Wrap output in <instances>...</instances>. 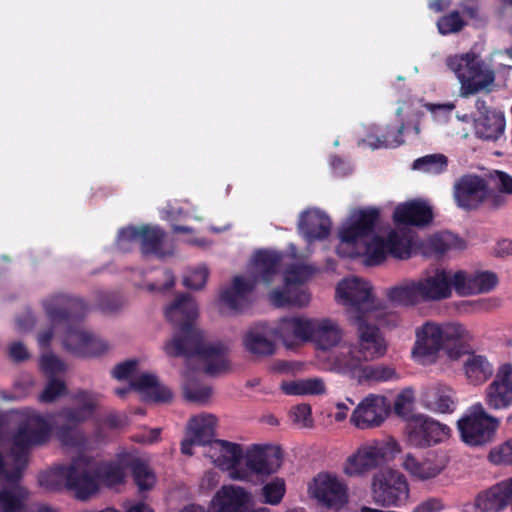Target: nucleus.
I'll return each instance as SVG.
<instances>
[{"label": "nucleus", "mask_w": 512, "mask_h": 512, "mask_svg": "<svg viewBox=\"0 0 512 512\" xmlns=\"http://www.w3.org/2000/svg\"><path fill=\"white\" fill-rule=\"evenodd\" d=\"M309 342L317 349L329 350L340 344L343 339V329L337 321L330 318H312Z\"/></svg>", "instance_id": "nucleus-32"}, {"label": "nucleus", "mask_w": 512, "mask_h": 512, "mask_svg": "<svg viewBox=\"0 0 512 512\" xmlns=\"http://www.w3.org/2000/svg\"><path fill=\"white\" fill-rule=\"evenodd\" d=\"M51 432L50 421L38 413H31L18 427L12 438L10 456L14 461L11 473L6 472L5 478L16 481L26 467L29 450L33 446L42 445L48 441Z\"/></svg>", "instance_id": "nucleus-8"}, {"label": "nucleus", "mask_w": 512, "mask_h": 512, "mask_svg": "<svg viewBox=\"0 0 512 512\" xmlns=\"http://www.w3.org/2000/svg\"><path fill=\"white\" fill-rule=\"evenodd\" d=\"M311 319L305 317L282 318L277 326L276 334L287 347H291L296 340L309 342Z\"/></svg>", "instance_id": "nucleus-36"}, {"label": "nucleus", "mask_w": 512, "mask_h": 512, "mask_svg": "<svg viewBox=\"0 0 512 512\" xmlns=\"http://www.w3.org/2000/svg\"><path fill=\"white\" fill-rule=\"evenodd\" d=\"M451 428L431 416L418 414L407 423L408 443L415 448H429L446 442L451 437Z\"/></svg>", "instance_id": "nucleus-18"}, {"label": "nucleus", "mask_w": 512, "mask_h": 512, "mask_svg": "<svg viewBox=\"0 0 512 512\" xmlns=\"http://www.w3.org/2000/svg\"><path fill=\"white\" fill-rule=\"evenodd\" d=\"M290 418L294 424L301 428H310L313 425L312 412L309 404H299L291 408Z\"/></svg>", "instance_id": "nucleus-48"}, {"label": "nucleus", "mask_w": 512, "mask_h": 512, "mask_svg": "<svg viewBox=\"0 0 512 512\" xmlns=\"http://www.w3.org/2000/svg\"><path fill=\"white\" fill-rule=\"evenodd\" d=\"M217 418L213 414H200L193 416L187 425V437L181 443V452L192 455L194 445L210 446L214 441Z\"/></svg>", "instance_id": "nucleus-27"}, {"label": "nucleus", "mask_w": 512, "mask_h": 512, "mask_svg": "<svg viewBox=\"0 0 512 512\" xmlns=\"http://www.w3.org/2000/svg\"><path fill=\"white\" fill-rule=\"evenodd\" d=\"M49 321L67 326L63 344L65 349L78 356H96L108 349L107 343L79 324L87 307L82 299L66 294L47 297L42 302Z\"/></svg>", "instance_id": "nucleus-3"}, {"label": "nucleus", "mask_w": 512, "mask_h": 512, "mask_svg": "<svg viewBox=\"0 0 512 512\" xmlns=\"http://www.w3.org/2000/svg\"><path fill=\"white\" fill-rule=\"evenodd\" d=\"M138 361L131 359L119 363L112 370V376L117 380H124L134 378L136 376Z\"/></svg>", "instance_id": "nucleus-54"}, {"label": "nucleus", "mask_w": 512, "mask_h": 512, "mask_svg": "<svg viewBox=\"0 0 512 512\" xmlns=\"http://www.w3.org/2000/svg\"><path fill=\"white\" fill-rule=\"evenodd\" d=\"M484 400L492 410L507 409L512 405V364H501L492 382L485 389Z\"/></svg>", "instance_id": "nucleus-22"}, {"label": "nucleus", "mask_w": 512, "mask_h": 512, "mask_svg": "<svg viewBox=\"0 0 512 512\" xmlns=\"http://www.w3.org/2000/svg\"><path fill=\"white\" fill-rule=\"evenodd\" d=\"M286 492V484L283 478L275 477L263 485L261 496L263 502L270 505L279 504Z\"/></svg>", "instance_id": "nucleus-44"}, {"label": "nucleus", "mask_w": 512, "mask_h": 512, "mask_svg": "<svg viewBox=\"0 0 512 512\" xmlns=\"http://www.w3.org/2000/svg\"><path fill=\"white\" fill-rule=\"evenodd\" d=\"M164 231L157 226L127 227L119 231L117 247L121 251H129L134 243H140L144 254L163 255L161 246L164 238Z\"/></svg>", "instance_id": "nucleus-21"}, {"label": "nucleus", "mask_w": 512, "mask_h": 512, "mask_svg": "<svg viewBox=\"0 0 512 512\" xmlns=\"http://www.w3.org/2000/svg\"><path fill=\"white\" fill-rule=\"evenodd\" d=\"M245 350L256 357L270 356L275 352V344L269 338V329L264 323L249 327L243 336Z\"/></svg>", "instance_id": "nucleus-35"}, {"label": "nucleus", "mask_w": 512, "mask_h": 512, "mask_svg": "<svg viewBox=\"0 0 512 512\" xmlns=\"http://www.w3.org/2000/svg\"><path fill=\"white\" fill-rule=\"evenodd\" d=\"M336 297L346 307L350 321L364 317L382 318L384 315L371 284L361 278L351 277L340 281L336 287Z\"/></svg>", "instance_id": "nucleus-10"}, {"label": "nucleus", "mask_w": 512, "mask_h": 512, "mask_svg": "<svg viewBox=\"0 0 512 512\" xmlns=\"http://www.w3.org/2000/svg\"><path fill=\"white\" fill-rule=\"evenodd\" d=\"M494 253L498 257H506L512 255V239L499 240L494 248Z\"/></svg>", "instance_id": "nucleus-61"}, {"label": "nucleus", "mask_w": 512, "mask_h": 512, "mask_svg": "<svg viewBox=\"0 0 512 512\" xmlns=\"http://www.w3.org/2000/svg\"><path fill=\"white\" fill-rule=\"evenodd\" d=\"M471 339L470 331L459 322L428 320L415 329L412 358L421 365H430L445 351L450 359L456 360L461 355L458 344Z\"/></svg>", "instance_id": "nucleus-4"}, {"label": "nucleus", "mask_w": 512, "mask_h": 512, "mask_svg": "<svg viewBox=\"0 0 512 512\" xmlns=\"http://www.w3.org/2000/svg\"><path fill=\"white\" fill-rule=\"evenodd\" d=\"M165 283L163 285L150 284L149 290L151 291H163L174 286L175 278L171 271H164Z\"/></svg>", "instance_id": "nucleus-62"}, {"label": "nucleus", "mask_w": 512, "mask_h": 512, "mask_svg": "<svg viewBox=\"0 0 512 512\" xmlns=\"http://www.w3.org/2000/svg\"><path fill=\"white\" fill-rule=\"evenodd\" d=\"M445 63L459 80L462 96L476 94L494 83V72L475 53L449 56Z\"/></svg>", "instance_id": "nucleus-12"}, {"label": "nucleus", "mask_w": 512, "mask_h": 512, "mask_svg": "<svg viewBox=\"0 0 512 512\" xmlns=\"http://www.w3.org/2000/svg\"><path fill=\"white\" fill-rule=\"evenodd\" d=\"M453 288L459 296L488 293L498 284V277L489 271L452 272Z\"/></svg>", "instance_id": "nucleus-25"}, {"label": "nucleus", "mask_w": 512, "mask_h": 512, "mask_svg": "<svg viewBox=\"0 0 512 512\" xmlns=\"http://www.w3.org/2000/svg\"><path fill=\"white\" fill-rule=\"evenodd\" d=\"M9 355L14 361H23L29 357L26 347L21 342L11 344Z\"/></svg>", "instance_id": "nucleus-60"}, {"label": "nucleus", "mask_w": 512, "mask_h": 512, "mask_svg": "<svg viewBox=\"0 0 512 512\" xmlns=\"http://www.w3.org/2000/svg\"><path fill=\"white\" fill-rule=\"evenodd\" d=\"M165 316L178 329L164 347L169 356L195 358L203 364L204 371L212 376L230 370L227 347L220 342H206L203 332L194 325L198 308L189 295L178 296L165 309Z\"/></svg>", "instance_id": "nucleus-2"}, {"label": "nucleus", "mask_w": 512, "mask_h": 512, "mask_svg": "<svg viewBox=\"0 0 512 512\" xmlns=\"http://www.w3.org/2000/svg\"><path fill=\"white\" fill-rule=\"evenodd\" d=\"M205 455L221 470L227 471L229 478L234 480V472L241 468L244 449L238 443L215 439L207 447Z\"/></svg>", "instance_id": "nucleus-26"}, {"label": "nucleus", "mask_w": 512, "mask_h": 512, "mask_svg": "<svg viewBox=\"0 0 512 512\" xmlns=\"http://www.w3.org/2000/svg\"><path fill=\"white\" fill-rule=\"evenodd\" d=\"M75 400L77 408L62 409L53 417L52 422L57 428L58 439L64 446L81 450L85 438L77 426L92 416L98 403V395L81 391L75 395Z\"/></svg>", "instance_id": "nucleus-9"}, {"label": "nucleus", "mask_w": 512, "mask_h": 512, "mask_svg": "<svg viewBox=\"0 0 512 512\" xmlns=\"http://www.w3.org/2000/svg\"><path fill=\"white\" fill-rule=\"evenodd\" d=\"M298 228L308 242L325 239L331 229L329 217L317 210H307L301 214Z\"/></svg>", "instance_id": "nucleus-34"}, {"label": "nucleus", "mask_w": 512, "mask_h": 512, "mask_svg": "<svg viewBox=\"0 0 512 512\" xmlns=\"http://www.w3.org/2000/svg\"><path fill=\"white\" fill-rule=\"evenodd\" d=\"M125 512H153L145 503L137 502L125 506Z\"/></svg>", "instance_id": "nucleus-63"}, {"label": "nucleus", "mask_w": 512, "mask_h": 512, "mask_svg": "<svg viewBox=\"0 0 512 512\" xmlns=\"http://www.w3.org/2000/svg\"><path fill=\"white\" fill-rule=\"evenodd\" d=\"M389 410L384 396L369 394L353 411L350 421L358 429L378 427L385 420Z\"/></svg>", "instance_id": "nucleus-24"}, {"label": "nucleus", "mask_w": 512, "mask_h": 512, "mask_svg": "<svg viewBox=\"0 0 512 512\" xmlns=\"http://www.w3.org/2000/svg\"><path fill=\"white\" fill-rule=\"evenodd\" d=\"M498 427L499 420L490 415L479 402L470 406L457 421L461 440L471 447L492 442Z\"/></svg>", "instance_id": "nucleus-13"}, {"label": "nucleus", "mask_w": 512, "mask_h": 512, "mask_svg": "<svg viewBox=\"0 0 512 512\" xmlns=\"http://www.w3.org/2000/svg\"><path fill=\"white\" fill-rule=\"evenodd\" d=\"M487 195V182L478 175H463L453 187V197L457 206L465 210L476 209Z\"/></svg>", "instance_id": "nucleus-23"}, {"label": "nucleus", "mask_w": 512, "mask_h": 512, "mask_svg": "<svg viewBox=\"0 0 512 512\" xmlns=\"http://www.w3.org/2000/svg\"><path fill=\"white\" fill-rule=\"evenodd\" d=\"M448 457L444 453L431 451L423 457L406 453L401 458V467L411 479L427 482L437 478L447 467Z\"/></svg>", "instance_id": "nucleus-20"}, {"label": "nucleus", "mask_w": 512, "mask_h": 512, "mask_svg": "<svg viewBox=\"0 0 512 512\" xmlns=\"http://www.w3.org/2000/svg\"><path fill=\"white\" fill-rule=\"evenodd\" d=\"M308 493L318 505L339 511L348 502V487L337 475L322 472L308 486Z\"/></svg>", "instance_id": "nucleus-19"}, {"label": "nucleus", "mask_w": 512, "mask_h": 512, "mask_svg": "<svg viewBox=\"0 0 512 512\" xmlns=\"http://www.w3.org/2000/svg\"><path fill=\"white\" fill-rule=\"evenodd\" d=\"M427 246L436 254L442 255L451 251H462L466 248V243L457 235L445 231L431 236Z\"/></svg>", "instance_id": "nucleus-42"}, {"label": "nucleus", "mask_w": 512, "mask_h": 512, "mask_svg": "<svg viewBox=\"0 0 512 512\" xmlns=\"http://www.w3.org/2000/svg\"><path fill=\"white\" fill-rule=\"evenodd\" d=\"M452 271L437 268L418 279H407L387 289L388 299L401 306L440 302L452 295Z\"/></svg>", "instance_id": "nucleus-6"}, {"label": "nucleus", "mask_w": 512, "mask_h": 512, "mask_svg": "<svg viewBox=\"0 0 512 512\" xmlns=\"http://www.w3.org/2000/svg\"><path fill=\"white\" fill-rule=\"evenodd\" d=\"M512 503V477L479 493L475 506L481 512L500 511Z\"/></svg>", "instance_id": "nucleus-33"}, {"label": "nucleus", "mask_w": 512, "mask_h": 512, "mask_svg": "<svg viewBox=\"0 0 512 512\" xmlns=\"http://www.w3.org/2000/svg\"><path fill=\"white\" fill-rule=\"evenodd\" d=\"M252 495L243 487L236 485L222 486L211 500L212 512H248Z\"/></svg>", "instance_id": "nucleus-28"}, {"label": "nucleus", "mask_w": 512, "mask_h": 512, "mask_svg": "<svg viewBox=\"0 0 512 512\" xmlns=\"http://www.w3.org/2000/svg\"><path fill=\"white\" fill-rule=\"evenodd\" d=\"M90 469L91 466L81 462L78 455L68 466H57L41 473L38 481L47 490L56 491L66 487L75 492L77 499L86 500L95 494L96 489L95 479L88 475Z\"/></svg>", "instance_id": "nucleus-11"}, {"label": "nucleus", "mask_w": 512, "mask_h": 512, "mask_svg": "<svg viewBox=\"0 0 512 512\" xmlns=\"http://www.w3.org/2000/svg\"><path fill=\"white\" fill-rule=\"evenodd\" d=\"M485 200H487L493 208H498L505 204L504 196L499 193H488Z\"/></svg>", "instance_id": "nucleus-64"}, {"label": "nucleus", "mask_w": 512, "mask_h": 512, "mask_svg": "<svg viewBox=\"0 0 512 512\" xmlns=\"http://www.w3.org/2000/svg\"><path fill=\"white\" fill-rule=\"evenodd\" d=\"M448 166V158L444 154H429L416 159L413 169L424 173L438 175L443 173Z\"/></svg>", "instance_id": "nucleus-43"}, {"label": "nucleus", "mask_w": 512, "mask_h": 512, "mask_svg": "<svg viewBox=\"0 0 512 512\" xmlns=\"http://www.w3.org/2000/svg\"><path fill=\"white\" fill-rule=\"evenodd\" d=\"M363 361L354 363L355 367L351 371L342 369L340 365L331 366V369L342 375L349 376L359 384H372L397 380L399 377L395 369L388 365H362Z\"/></svg>", "instance_id": "nucleus-30"}, {"label": "nucleus", "mask_w": 512, "mask_h": 512, "mask_svg": "<svg viewBox=\"0 0 512 512\" xmlns=\"http://www.w3.org/2000/svg\"><path fill=\"white\" fill-rule=\"evenodd\" d=\"M29 493L19 484L0 489V512H30L27 506Z\"/></svg>", "instance_id": "nucleus-38"}, {"label": "nucleus", "mask_w": 512, "mask_h": 512, "mask_svg": "<svg viewBox=\"0 0 512 512\" xmlns=\"http://www.w3.org/2000/svg\"><path fill=\"white\" fill-rule=\"evenodd\" d=\"M316 267L310 264L295 263L290 265L284 274V288L275 289L270 293V301L276 307L292 305L305 307L310 302L309 293L300 285L307 281L315 272Z\"/></svg>", "instance_id": "nucleus-14"}, {"label": "nucleus", "mask_w": 512, "mask_h": 512, "mask_svg": "<svg viewBox=\"0 0 512 512\" xmlns=\"http://www.w3.org/2000/svg\"><path fill=\"white\" fill-rule=\"evenodd\" d=\"M282 255L273 251H259L254 255L245 275L235 276L230 287L220 294V302L232 312L243 311L251 303V295L258 283L270 285L279 273Z\"/></svg>", "instance_id": "nucleus-5"}, {"label": "nucleus", "mask_w": 512, "mask_h": 512, "mask_svg": "<svg viewBox=\"0 0 512 512\" xmlns=\"http://www.w3.org/2000/svg\"><path fill=\"white\" fill-rule=\"evenodd\" d=\"M41 369L50 377L65 371V364L54 354H43L40 360Z\"/></svg>", "instance_id": "nucleus-53"}, {"label": "nucleus", "mask_w": 512, "mask_h": 512, "mask_svg": "<svg viewBox=\"0 0 512 512\" xmlns=\"http://www.w3.org/2000/svg\"><path fill=\"white\" fill-rule=\"evenodd\" d=\"M395 443L372 440L361 444L343 463V473L348 477L364 478L388 460V452Z\"/></svg>", "instance_id": "nucleus-15"}, {"label": "nucleus", "mask_w": 512, "mask_h": 512, "mask_svg": "<svg viewBox=\"0 0 512 512\" xmlns=\"http://www.w3.org/2000/svg\"><path fill=\"white\" fill-rule=\"evenodd\" d=\"M382 318H361L350 321L356 327V342L341 346L331 357V366L340 365L351 371L358 361H372L383 357L388 348L387 341L376 324Z\"/></svg>", "instance_id": "nucleus-7"}, {"label": "nucleus", "mask_w": 512, "mask_h": 512, "mask_svg": "<svg viewBox=\"0 0 512 512\" xmlns=\"http://www.w3.org/2000/svg\"><path fill=\"white\" fill-rule=\"evenodd\" d=\"M35 325V318L30 310L25 311L20 317L16 319V329L19 332H26L32 329Z\"/></svg>", "instance_id": "nucleus-59"}, {"label": "nucleus", "mask_w": 512, "mask_h": 512, "mask_svg": "<svg viewBox=\"0 0 512 512\" xmlns=\"http://www.w3.org/2000/svg\"><path fill=\"white\" fill-rule=\"evenodd\" d=\"M208 278V270L205 266H199L195 269L189 270L184 278L183 284L190 289H201L205 286Z\"/></svg>", "instance_id": "nucleus-49"}, {"label": "nucleus", "mask_w": 512, "mask_h": 512, "mask_svg": "<svg viewBox=\"0 0 512 512\" xmlns=\"http://www.w3.org/2000/svg\"><path fill=\"white\" fill-rule=\"evenodd\" d=\"M464 371L470 383L480 385L491 378L494 367L485 356L470 354L464 362Z\"/></svg>", "instance_id": "nucleus-39"}, {"label": "nucleus", "mask_w": 512, "mask_h": 512, "mask_svg": "<svg viewBox=\"0 0 512 512\" xmlns=\"http://www.w3.org/2000/svg\"><path fill=\"white\" fill-rule=\"evenodd\" d=\"M489 459L494 464H512V438L494 447L489 453Z\"/></svg>", "instance_id": "nucleus-52"}, {"label": "nucleus", "mask_w": 512, "mask_h": 512, "mask_svg": "<svg viewBox=\"0 0 512 512\" xmlns=\"http://www.w3.org/2000/svg\"><path fill=\"white\" fill-rule=\"evenodd\" d=\"M133 390L141 393L146 400L166 402L171 399L170 389L159 383L157 377L150 373H141L131 380Z\"/></svg>", "instance_id": "nucleus-37"}, {"label": "nucleus", "mask_w": 512, "mask_h": 512, "mask_svg": "<svg viewBox=\"0 0 512 512\" xmlns=\"http://www.w3.org/2000/svg\"><path fill=\"white\" fill-rule=\"evenodd\" d=\"M379 211L376 208L351 212L339 231L337 253L343 257L364 255L367 266L381 264L389 253L398 259H408L414 245L415 233L411 226H424L432 221L433 212L428 202L412 200L395 208L393 219L398 225L389 232L387 240L374 234Z\"/></svg>", "instance_id": "nucleus-1"}, {"label": "nucleus", "mask_w": 512, "mask_h": 512, "mask_svg": "<svg viewBox=\"0 0 512 512\" xmlns=\"http://www.w3.org/2000/svg\"><path fill=\"white\" fill-rule=\"evenodd\" d=\"M281 390L286 395H322L326 386L320 378H309L282 382Z\"/></svg>", "instance_id": "nucleus-41"}, {"label": "nucleus", "mask_w": 512, "mask_h": 512, "mask_svg": "<svg viewBox=\"0 0 512 512\" xmlns=\"http://www.w3.org/2000/svg\"><path fill=\"white\" fill-rule=\"evenodd\" d=\"M134 481L140 492L152 489L156 483L154 472L145 463L136 461L132 464Z\"/></svg>", "instance_id": "nucleus-45"}, {"label": "nucleus", "mask_w": 512, "mask_h": 512, "mask_svg": "<svg viewBox=\"0 0 512 512\" xmlns=\"http://www.w3.org/2000/svg\"><path fill=\"white\" fill-rule=\"evenodd\" d=\"M444 505L439 498H429L417 505L413 512H440Z\"/></svg>", "instance_id": "nucleus-57"}, {"label": "nucleus", "mask_w": 512, "mask_h": 512, "mask_svg": "<svg viewBox=\"0 0 512 512\" xmlns=\"http://www.w3.org/2000/svg\"><path fill=\"white\" fill-rule=\"evenodd\" d=\"M211 394L212 390L207 385L195 381H189L184 385V395L189 401L202 404L210 398Z\"/></svg>", "instance_id": "nucleus-47"}, {"label": "nucleus", "mask_w": 512, "mask_h": 512, "mask_svg": "<svg viewBox=\"0 0 512 512\" xmlns=\"http://www.w3.org/2000/svg\"><path fill=\"white\" fill-rule=\"evenodd\" d=\"M427 109L432 113L434 120L439 123H446L455 108L452 103L446 104H428Z\"/></svg>", "instance_id": "nucleus-55"}, {"label": "nucleus", "mask_w": 512, "mask_h": 512, "mask_svg": "<svg viewBox=\"0 0 512 512\" xmlns=\"http://www.w3.org/2000/svg\"><path fill=\"white\" fill-rule=\"evenodd\" d=\"M494 177L499 192L512 195V176L503 171H495Z\"/></svg>", "instance_id": "nucleus-56"}, {"label": "nucleus", "mask_w": 512, "mask_h": 512, "mask_svg": "<svg viewBox=\"0 0 512 512\" xmlns=\"http://www.w3.org/2000/svg\"><path fill=\"white\" fill-rule=\"evenodd\" d=\"M467 303L473 306L474 309L477 311H488L498 308L501 305V301L498 298L480 299L477 301H470Z\"/></svg>", "instance_id": "nucleus-58"}, {"label": "nucleus", "mask_w": 512, "mask_h": 512, "mask_svg": "<svg viewBox=\"0 0 512 512\" xmlns=\"http://www.w3.org/2000/svg\"><path fill=\"white\" fill-rule=\"evenodd\" d=\"M79 459H81V462L88 463L91 466L88 475L95 479V493L98 491L100 483L107 487H114L124 482L126 465L122 460L98 464L92 457L85 454H79Z\"/></svg>", "instance_id": "nucleus-29"}, {"label": "nucleus", "mask_w": 512, "mask_h": 512, "mask_svg": "<svg viewBox=\"0 0 512 512\" xmlns=\"http://www.w3.org/2000/svg\"><path fill=\"white\" fill-rule=\"evenodd\" d=\"M282 464L281 451L269 445L254 444L244 451L240 470L234 472V480L249 481L253 475L270 476Z\"/></svg>", "instance_id": "nucleus-17"}, {"label": "nucleus", "mask_w": 512, "mask_h": 512, "mask_svg": "<svg viewBox=\"0 0 512 512\" xmlns=\"http://www.w3.org/2000/svg\"><path fill=\"white\" fill-rule=\"evenodd\" d=\"M438 30L441 34L447 35L461 30L464 21L458 12H452L440 18L437 22Z\"/></svg>", "instance_id": "nucleus-50"}, {"label": "nucleus", "mask_w": 512, "mask_h": 512, "mask_svg": "<svg viewBox=\"0 0 512 512\" xmlns=\"http://www.w3.org/2000/svg\"><path fill=\"white\" fill-rule=\"evenodd\" d=\"M65 392L66 386L63 381L50 378L43 392L40 394L39 400L44 403H51Z\"/></svg>", "instance_id": "nucleus-51"}, {"label": "nucleus", "mask_w": 512, "mask_h": 512, "mask_svg": "<svg viewBox=\"0 0 512 512\" xmlns=\"http://www.w3.org/2000/svg\"><path fill=\"white\" fill-rule=\"evenodd\" d=\"M476 133L480 138L496 140L504 132L505 117L501 111H494L479 116L475 121Z\"/></svg>", "instance_id": "nucleus-40"}, {"label": "nucleus", "mask_w": 512, "mask_h": 512, "mask_svg": "<svg viewBox=\"0 0 512 512\" xmlns=\"http://www.w3.org/2000/svg\"><path fill=\"white\" fill-rule=\"evenodd\" d=\"M371 495L374 502L384 507H399L409 497L406 477L397 470L384 468L371 478Z\"/></svg>", "instance_id": "nucleus-16"}, {"label": "nucleus", "mask_w": 512, "mask_h": 512, "mask_svg": "<svg viewBox=\"0 0 512 512\" xmlns=\"http://www.w3.org/2000/svg\"><path fill=\"white\" fill-rule=\"evenodd\" d=\"M421 403L427 410L437 414H451L456 410L455 391L442 383L426 387L421 395Z\"/></svg>", "instance_id": "nucleus-31"}, {"label": "nucleus", "mask_w": 512, "mask_h": 512, "mask_svg": "<svg viewBox=\"0 0 512 512\" xmlns=\"http://www.w3.org/2000/svg\"><path fill=\"white\" fill-rule=\"evenodd\" d=\"M403 130L404 124H401L396 129L388 128V131L385 135L377 137L375 141H369L368 145L372 149L397 147L403 143L401 138Z\"/></svg>", "instance_id": "nucleus-46"}]
</instances>
